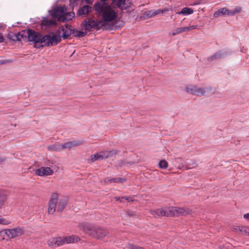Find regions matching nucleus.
<instances>
[{"mask_svg":"<svg viewBox=\"0 0 249 249\" xmlns=\"http://www.w3.org/2000/svg\"><path fill=\"white\" fill-rule=\"evenodd\" d=\"M169 9L167 8V9H164L163 10H160V9H159V10H157V11H160V14L161 13H167V12L169 11Z\"/></svg>","mask_w":249,"mask_h":249,"instance_id":"obj_36","label":"nucleus"},{"mask_svg":"<svg viewBox=\"0 0 249 249\" xmlns=\"http://www.w3.org/2000/svg\"><path fill=\"white\" fill-rule=\"evenodd\" d=\"M185 90L189 93L197 95H203L205 93L204 88H198L194 85H187L185 88Z\"/></svg>","mask_w":249,"mask_h":249,"instance_id":"obj_10","label":"nucleus"},{"mask_svg":"<svg viewBox=\"0 0 249 249\" xmlns=\"http://www.w3.org/2000/svg\"><path fill=\"white\" fill-rule=\"evenodd\" d=\"M67 10L64 12L63 17L60 18V21L67 22L72 19L75 16V14L73 12H67Z\"/></svg>","mask_w":249,"mask_h":249,"instance_id":"obj_16","label":"nucleus"},{"mask_svg":"<svg viewBox=\"0 0 249 249\" xmlns=\"http://www.w3.org/2000/svg\"><path fill=\"white\" fill-rule=\"evenodd\" d=\"M124 180H125V179L122 178H115L110 180L111 182H123Z\"/></svg>","mask_w":249,"mask_h":249,"instance_id":"obj_32","label":"nucleus"},{"mask_svg":"<svg viewBox=\"0 0 249 249\" xmlns=\"http://www.w3.org/2000/svg\"><path fill=\"white\" fill-rule=\"evenodd\" d=\"M92 7L89 5L83 6L79 8L77 15L79 16L84 17L92 11Z\"/></svg>","mask_w":249,"mask_h":249,"instance_id":"obj_14","label":"nucleus"},{"mask_svg":"<svg viewBox=\"0 0 249 249\" xmlns=\"http://www.w3.org/2000/svg\"><path fill=\"white\" fill-rule=\"evenodd\" d=\"M85 1L88 4H91L92 3L93 0H85Z\"/></svg>","mask_w":249,"mask_h":249,"instance_id":"obj_40","label":"nucleus"},{"mask_svg":"<svg viewBox=\"0 0 249 249\" xmlns=\"http://www.w3.org/2000/svg\"><path fill=\"white\" fill-rule=\"evenodd\" d=\"M66 11L67 8L65 6H58L52 11L51 15L54 18L57 19L58 21H60V18L63 17L64 12Z\"/></svg>","mask_w":249,"mask_h":249,"instance_id":"obj_11","label":"nucleus"},{"mask_svg":"<svg viewBox=\"0 0 249 249\" xmlns=\"http://www.w3.org/2000/svg\"><path fill=\"white\" fill-rule=\"evenodd\" d=\"M7 37L10 40H12L14 41H19V37H18V34H9Z\"/></svg>","mask_w":249,"mask_h":249,"instance_id":"obj_25","label":"nucleus"},{"mask_svg":"<svg viewBox=\"0 0 249 249\" xmlns=\"http://www.w3.org/2000/svg\"><path fill=\"white\" fill-rule=\"evenodd\" d=\"M54 166L53 164L49 166H41L35 171V174L40 177L52 175L53 174Z\"/></svg>","mask_w":249,"mask_h":249,"instance_id":"obj_7","label":"nucleus"},{"mask_svg":"<svg viewBox=\"0 0 249 249\" xmlns=\"http://www.w3.org/2000/svg\"><path fill=\"white\" fill-rule=\"evenodd\" d=\"M11 223L10 220L8 218L2 217L0 215V225H7Z\"/></svg>","mask_w":249,"mask_h":249,"instance_id":"obj_24","label":"nucleus"},{"mask_svg":"<svg viewBox=\"0 0 249 249\" xmlns=\"http://www.w3.org/2000/svg\"><path fill=\"white\" fill-rule=\"evenodd\" d=\"M129 248L131 249H144L142 248L136 247L134 245H129Z\"/></svg>","mask_w":249,"mask_h":249,"instance_id":"obj_35","label":"nucleus"},{"mask_svg":"<svg viewBox=\"0 0 249 249\" xmlns=\"http://www.w3.org/2000/svg\"><path fill=\"white\" fill-rule=\"evenodd\" d=\"M27 30H23L18 33V37H19V41H27Z\"/></svg>","mask_w":249,"mask_h":249,"instance_id":"obj_22","label":"nucleus"},{"mask_svg":"<svg viewBox=\"0 0 249 249\" xmlns=\"http://www.w3.org/2000/svg\"><path fill=\"white\" fill-rule=\"evenodd\" d=\"M115 199L116 200H120L121 198L120 197H116Z\"/></svg>","mask_w":249,"mask_h":249,"instance_id":"obj_44","label":"nucleus"},{"mask_svg":"<svg viewBox=\"0 0 249 249\" xmlns=\"http://www.w3.org/2000/svg\"><path fill=\"white\" fill-rule=\"evenodd\" d=\"M79 240V237L72 235L51 238L48 240V244L49 246L55 245L57 247H59L65 244H71L77 242Z\"/></svg>","mask_w":249,"mask_h":249,"instance_id":"obj_5","label":"nucleus"},{"mask_svg":"<svg viewBox=\"0 0 249 249\" xmlns=\"http://www.w3.org/2000/svg\"><path fill=\"white\" fill-rule=\"evenodd\" d=\"M95 11L102 16V23L110 22L116 18V13L106 2H99L94 5Z\"/></svg>","mask_w":249,"mask_h":249,"instance_id":"obj_2","label":"nucleus"},{"mask_svg":"<svg viewBox=\"0 0 249 249\" xmlns=\"http://www.w3.org/2000/svg\"><path fill=\"white\" fill-rule=\"evenodd\" d=\"M82 33V35H81V36H83V34H84V33Z\"/></svg>","mask_w":249,"mask_h":249,"instance_id":"obj_46","label":"nucleus"},{"mask_svg":"<svg viewBox=\"0 0 249 249\" xmlns=\"http://www.w3.org/2000/svg\"><path fill=\"white\" fill-rule=\"evenodd\" d=\"M5 160V159L3 157H0V163L3 162Z\"/></svg>","mask_w":249,"mask_h":249,"instance_id":"obj_42","label":"nucleus"},{"mask_svg":"<svg viewBox=\"0 0 249 249\" xmlns=\"http://www.w3.org/2000/svg\"><path fill=\"white\" fill-rule=\"evenodd\" d=\"M193 12L194 11L192 9L188 7H185L183 8L180 11L177 12L176 14L178 15L182 14L183 15H189L193 13Z\"/></svg>","mask_w":249,"mask_h":249,"instance_id":"obj_21","label":"nucleus"},{"mask_svg":"<svg viewBox=\"0 0 249 249\" xmlns=\"http://www.w3.org/2000/svg\"><path fill=\"white\" fill-rule=\"evenodd\" d=\"M83 27L86 30H90L92 29H96L101 26H103L102 22H97L95 19H88L83 22Z\"/></svg>","mask_w":249,"mask_h":249,"instance_id":"obj_9","label":"nucleus"},{"mask_svg":"<svg viewBox=\"0 0 249 249\" xmlns=\"http://www.w3.org/2000/svg\"><path fill=\"white\" fill-rule=\"evenodd\" d=\"M233 230L243 235H249V227L242 226H236L234 227Z\"/></svg>","mask_w":249,"mask_h":249,"instance_id":"obj_15","label":"nucleus"},{"mask_svg":"<svg viewBox=\"0 0 249 249\" xmlns=\"http://www.w3.org/2000/svg\"><path fill=\"white\" fill-rule=\"evenodd\" d=\"M7 237L9 239L15 238L23 235L24 230L23 228L18 226L11 229H6Z\"/></svg>","mask_w":249,"mask_h":249,"instance_id":"obj_8","label":"nucleus"},{"mask_svg":"<svg viewBox=\"0 0 249 249\" xmlns=\"http://www.w3.org/2000/svg\"><path fill=\"white\" fill-rule=\"evenodd\" d=\"M189 209L178 207H169L165 209V216H173L186 215L189 213Z\"/></svg>","mask_w":249,"mask_h":249,"instance_id":"obj_6","label":"nucleus"},{"mask_svg":"<svg viewBox=\"0 0 249 249\" xmlns=\"http://www.w3.org/2000/svg\"><path fill=\"white\" fill-rule=\"evenodd\" d=\"M244 217L249 220V213H247L244 215Z\"/></svg>","mask_w":249,"mask_h":249,"instance_id":"obj_39","label":"nucleus"},{"mask_svg":"<svg viewBox=\"0 0 249 249\" xmlns=\"http://www.w3.org/2000/svg\"><path fill=\"white\" fill-rule=\"evenodd\" d=\"M77 0H70V1H73V2H75V1H77Z\"/></svg>","mask_w":249,"mask_h":249,"instance_id":"obj_45","label":"nucleus"},{"mask_svg":"<svg viewBox=\"0 0 249 249\" xmlns=\"http://www.w3.org/2000/svg\"><path fill=\"white\" fill-rule=\"evenodd\" d=\"M11 62H12V61L10 60H0V65L4 64H6V63H10Z\"/></svg>","mask_w":249,"mask_h":249,"instance_id":"obj_34","label":"nucleus"},{"mask_svg":"<svg viewBox=\"0 0 249 249\" xmlns=\"http://www.w3.org/2000/svg\"><path fill=\"white\" fill-rule=\"evenodd\" d=\"M197 25H193L190 26L182 27L177 28L170 34L172 36H175L182 32H188L192 30L196 29Z\"/></svg>","mask_w":249,"mask_h":249,"instance_id":"obj_13","label":"nucleus"},{"mask_svg":"<svg viewBox=\"0 0 249 249\" xmlns=\"http://www.w3.org/2000/svg\"><path fill=\"white\" fill-rule=\"evenodd\" d=\"M160 11L149 10V11H145L143 13V16L144 17H146V18H150V17H154L156 15L160 14Z\"/></svg>","mask_w":249,"mask_h":249,"instance_id":"obj_20","label":"nucleus"},{"mask_svg":"<svg viewBox=\"0 0 249 249\" xmlns=\"http://www.w3.org/2000/svg\"><path fill=\"white\" fill-rule=\"evenodd\" d=\"M80 228L85 232L97 239H102L108 234V231L106 230L87 223L81 224Z\"/></svg>","mask_w":249,"mask_h":249,"instance_id":"obj_4","label":"nucleus"},{"mask_svg":"<svg viewBox=\"0 0 249 249\" xmlns=\"http://www.w3.org/2000/svg\"><path fill=\"white\" fill-rule=\"evenodd\" d=\"M6 229H3L0 231V241L5 239V236H7Z\"/></svg>","mask_w":249,"mask_h":249,"instance_id":"obj_30","label":"nucleus"},{"mask_svg":"<svg viewBox=\"0 0 249 249\" xmlns=\"http://www.w3.org/2000/svg\"><path fill=\"white\" fill-rule=\"evenodd\" d=\"M168 163L165 160H161L159 163V166L160 168L165 169L167 167Z\"/></svg>","mask_w":249,"mask_h":249,"instance_id":"obj_28","label":"nucleus"},{"mask_svg":"<svg viewBox=\"0 0 249 249\" xmlns=\"http://www.w3.org/2000/svg\"><path fill=\"white\" fill-rule=\"evenodd\" d=\"M116 151L115 150H111V151H105L99 152L100 155L101 157V159L104 160L107 159L108 157H110L113 155L116 154Z\"/></svg>","mask_w":249,"mask_h":249,"instance_id":"obj_17","label":"nucleus"},{"mask_svg":"<svg viewBox=\"0 0 249 249\" xmlns=\"http://www.w3.org/2000/svg\"><path fill=\"white\" fill-rule=\"evenodd\" d=\"M71 143L72 147L77 146L83 143L84 141L81 140H75L70 141Z\"/></svg>","mask_w":249,"mask_h":249,"instance_id":"obj_27","label":"nucleus"},{"mask_svg":"<svg viewBox=\"0 0 249 249\" xmlns=\"http://www.w3.org/2000/svg\"><path fill=\"white\" fill-rule=\"evenodd\" d=\"M67 198L65 197L60 196V195L53 193L50 198L48 204V213L53 214L55 212L56 205H57V210L62 211L67 203Z\"/></svg>","mask_w":249,"mask_h":249,"instance_id":"obj_3","label":"nucleus"},{"mask_svg":"<svg viewBox=\"0 0 249 249\" xmlns=\"http://www.w3.org/2000/svg\"><path fill=\"white\" fill-rule=\"evenodd\" d=\"M151 213L154 216H165V209H158L152 210Z\"/></svg>","mask_w":249,"mask_h":249,"instance_id":"obj_19","label":"nucleus"},{"mask_svg":"<svg viewBox=\"0 0 249 249\" xmlns=\"http://www.w3.org/2000/svg\"><path fill=\"white\" fill-rule=\"evenodd\" d=\"M214 17H217L218 16V13L217 12H215L214 13Z\"/></svg>","mask_w":249,"mask_h":249,"instance_id":"obj_43","label":"nucleus"},{"mask_svg":"<svg viewBox=\"0 0 249 249\" xmlns=\"http://www.w3.org/2000/svg\"><path fill=\"white\" fill-rule=\"evenodd\" d=\"M242 8L240 7H236L233 10H230L227 8H221L219 10V17L222 15L233 16L240 13Z\"/></svg>","mask_w":249,"mask_h":249,"instance_id":"obj_12","label":"nucleus"},{"mask_svg":"<svg viewBox=\"0 0 249 249\" xmlns=\"http://www.w3.org/2000/svg\"><path fill=\"white\" fill-rule=\"evenodd\" d=\"M6 199V196L4 194H0V209L4 205Z\"/></svg>","mask_w":249,"mask_h":249,"instance_id":"obj_29","label":"nucleus"},{"mask_svg":"<svg viewBox=\"0 0 249 249\" xmlns=\"http://www.w3.org/2000/svg\"><path fill=\"white\" fill-rule=\"evenodd\" d=\"M56 24V21L54 19H49L47 18H44L41 21V25L45 26H51Z\"/></svg>","mask_w":249,"mask_h":249,"instance_id":"obj_18","label":"nucleus"},{"mask_svg":"<svg viewBox=\"0 0 249 249\" xmlns=\"http://www.w3.org/2000/svg\"><path fill=\"white\" fill-rule=\"evenodd\" d=\"M49 149H50L51 150H56V149L54 148L53 146H49Z\"/></svg>","mask_w":249,"mask_h":249,"instance_id":"obj_41","label":"nucleus"},{"mask_svg":"<svg viewBox=\"0 0 249 249\" xmlns=\"http://www.w3.org/2000/svg\"><path fill=\"white\" fill-rule=\"evenodd\" d=\"M114 3L117 6L120 8H123L125 5V0H113Z\"/></svg>","mask_w":249,"mask_h":249,"instance_id":"obj_26","label":"nucleus"},{"mask_svg":"<svg viewBox=\"0 0 249 249\" xmlns=\"http://www.w3.org/2000/svg\"><path fill=\"white\" fill-rule=\"evenodd\" d=\"M4 41V38L3 35L0 33V43L3 42Z\"/></svg>","mask_w":249,"mask_h":249,"instance_id":"obj_38","label":"nucleus"},{"mask_svg":"<svg viewBox=\"0 0 249 249\" xmlns=\"http://www.w3.org/2000/svg\"><path fill=\"white\" fill-rule=\"evenodd\" d=\"M121 199H124L128 201H133L134 200V197H132V196H131V197H126V196L123 197L121 198Z\"/></svg>","mask_w":249,"mask_h":249,"instance_id":"obj_33","label":"nucleus"},{"mask_svg":"<svg viewBox=\"0 0 249 249\" xmlns=\"http://www.w3.org/2000/svg\"><path fill=\"white\" fill-rule=\"evenodd\" d=\"M27 41L35 43L44 44L47 46H55L61 40V37L67 38L73 33V30L68 24L62 26L58 30L57 34H50L42 36L40 33L29 29L27 30Z\"/></svg>","mask_w":249,"mask_h":249,"instance_id":"obj_1","label":"nucleus"},{"mask_svg":"<svg viewBox=\"0 0 249 249\" xmlns=\"http://www.w3.org/2000/svg\"><path fill=\"white\" fill-rule=\"evenodd\" d=\"M60 146L62 149H69L72 147L71 146V143L70 142H68L64 144H61Z\"/></svg>","mask_w":249,"mask_h":249,"instance_id":"obj_31","label":"nucleus"},{"mask_svg":"<svg viewBox=\"0 0 249 249\" xmlns=\"http://www.w3.org/2000/svg\"><path fill=\"white\" fill-rule=\"evenodd\" d=\"M97 160H102V159H101V157L99 153H97L93 156H91L90 157V159H89V162H92Z\"/></svg>","mask_w":249,"mask_h":249,"instance_id":"obj_23","label":"nucleus"},{"mask_svg":"<svg viewBox=\"0 0 249 249\" xmlns=\"http://www.w3.org/2000/svg\"><path fill=\"white\" fill-rule=\"evenodd\" d=\"M216 58H217V55H216V54H214L213 56L210 57L209 59L210 60H214V59H216Z\"/></svg>","mask_w":249,"mask_h":249,"instance_id":"obj_37","label":"nucleus"}]
</instances>
